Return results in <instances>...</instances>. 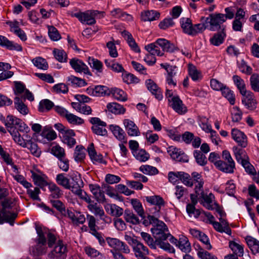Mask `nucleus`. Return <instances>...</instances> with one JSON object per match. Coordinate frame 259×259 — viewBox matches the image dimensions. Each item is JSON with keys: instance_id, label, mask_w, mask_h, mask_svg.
Here are the masks:
<instances>
[{"instance_id": "18", "label": "nucleus", "mask_w": 259, "mask_h": 259, "mask_svg": "<svg viewBox=\"0 0 259 259\" xmlns=\"http://www.w3.org/2000/svg\"><path fill=\"white\" fill-rule=\"evenodd\" d=\"M135 255L138 259H149L147 255L149 254V250L147 247L139 241L133 247Z\"/></svg>"}, {"instance_id": "45", "label": "nucleus", "mask_w": 259, "mask_h": 259, "mask_svg": "<svg viewBox=\"0 0 259 259\" xmlns=\"http://www.w3.org/2000/svg\"><path fill=\"white\" fill-rule=\"evenodd\" d=\"M31 177L34 184L40 188H42L48 185L46 180V177L45 175L41 176L39 174L33 172Z\"/></svg>"}, {"instance_id": "1", "label": "nucleus", "mask_w": 259, "mask_h": 259, "mask_svg": "<svg viewBox=\"0 0 259 259\" xmlns=\"http://www.w3.org/2000/svg\"><path fill=\"white\" fill-rule=\"evenodd\" d=\"M36 232L37 238L36 239V245L32 248V252L35 255H41L45 254L48 250L47 238L48 246L51 247L56 241L55 235L49 231H42L40 227H37Z\"/></svg>"}, {"instance_id": "21", "label": "nucleus", "mask_w": 259, "mask_h": 259, "mask_svg": "<svg viewBox=\"0 0 259 259\" xmlns=\"http://www.w3.org/2000/svg\"><path fill=\"white\" fill-rule=\"evenodd\" d=\"M72 68L77 72H83L84 74L91 75L88 66L81 60L75 58L70 61Z\"/></svg>"}, {"instance_id": "36", "label": "nucleus", "mask_w": 259, "mask_h": 259, "mask_svg": "<svg viewBox=\"0 0 259 259\" xmlns=\"http://www.w3.org/2000/svg\"><path fill=\"white\" fill-rule=\"evenodd\" d=\"M107 109L109 112L114 114H123L125 112V108L122 105L116 103H109L107 105Z\"/></svg>"}, {"instance_id": "11", "label": "nucleus", "mask_w": 259, "mask_h": 259, "mask_svg": "<svg viewBox=\"0 0 259 259\" xmlns=\"http://www.w3.org/2000/svg\"><path fill=\"white\" fill-rule=\"evenodd\" d=\"M106 241L108 245L113 248L112 250L122 251L124 253H129L130 249L123 242L115 238L107 237Z\"/></svg>"}, {"instance_id": "20", "label": "nucleus", "mask_w": 259, "mask_h": 259, "mask_svg": "<svg viewBox=\"0 0 259 259\" xmlns=\"http://www.w3.org/2000/svg\"><path fill=\"white\" fill-rule=\"evenodd\" d=\"M233 139L242 147L247 146V138L245 134L237 128H234L231 131Z\"/></svg>"}, {"instance_id": "15", "label": "nucleus", "mask_w": 259, "mask_h": 259, "mask_svg": "<svg viewBox=\"0 0 259 259\" xmlns=\"http://www.w3.org/2000/svg\"><path fill=\"white\" fill-rule=\"evenodd\" d=\"M170 106L178 114L182 115L187 112L186 106L178 96H175L171 99H168Z\"/></svg>"}, {"instance_id": "32", "label": "nucleus", "mask_w": 259, "mask_h": 259, "mask_svg": "<svg viewBox=\"0 0 259 259\" xmlns=\"http://www.w3.org/2000/svg\"><path fill=\"white\" fill-rule=\"evenodd\" d=\"M146 84L148 90L154 95L156 98L159 100L162 99V95L159 88L156 84L151 79L146 80Z\"/></svg>"}, {"instance_id": "54", "label": "nucleus", "mask_w": 259, "mask_h": 259, "mask_svg": "<svg viewBox=\"0 0 259 259\" xmlns=\"http://www.w3.org/2000/svg\"><path fill=\"white\" fill-rule=\"evenodd\" d=\"M140 234L143 239L151 248L156 249V239L154 240L151 235L147 233L142 232Z\"/></svg>"}, {"instance_id": "55", "label": "nucleus", "mask_w": 259, "mask_h": 259, "mask_svg": "<svg viewBox=\"0 0 259 259\" xmlns=\"http://www.w3.org/2000/svg\"><path fill=\"white\" fill-rule=\"evenodd\" d=\"M8 131L12 136L13 140L16 143L23 147H25L26 146L27 142H25L24 140L21 137V135L18 131L13 130L12 131L8 130Z\"/></svg>"}, {"instance_id": "37", "label": "nucleus", "mask_w": 259, "mask_h": 259, "mask_svg": "<svg viewBox=\"0 0 259 259\" xmlns=\"http://www.w3.org/2000/svg\"><path fill=\"white\" fill-rule=\"evenodd\" d=\"M181 27L184 33L190 35H193V26L191 20L189 18H183L181 19Z\"/></svg>"}, {"instance_id": "28", "label": "nucleus", "mask_w": 259, "mask_h": 259, "mask_svg": "<svg viewBox=\"0 0 259 259\" xmlns=\"http://www.w3.org/2000/svg\"><path fill=\"white\" fill-rule=\"evenodd\" d=\"M104 208L107 213L116 217L121 216L123 213V209L114 204L107 203L104 205Z\"/></svg>"}, {"instance_id": "13", "label": "nucleus", "mask_w": 259, "mask_h": 259, "mask_svg": "<svg viewBox=\"0 0 259 259\" xmlns=\"http://www.w3.org/2000/svg\"><path fill=\"white\" fill-rule=\"evenodd\" d=\"M90 122L93 125L92 129L93 132L98 135L105 136L107 132L105 128L106 123L98 117H92Z\"/></svg>"}, {"instance_id": "3", "label": "nucleus", "mask_w": 259, "mask_h": 259, "mask_svg": "<svg viewBox=\"0 0 259 259\" xmlns=\"http://www.w3.org/2000/svg\"><path fill=\"white\" fill-rule=\"evenodd\" d=\"M54 245V248L48 254V259H66L68 253L67 244L62 240H58Z\"/></svg>"}, {"instance_id": "16", "label": "nucleus", "mask_w": 259, "mask_h": 259, "mask_svg": "<svg viewBox=\"0 0 259 259\" xmlns=\"http://www.w3.org/2000/svg\"><path fill=\"white\" fill-rule=\"evenodd\" d=\"M88 208L90 211L94 213L95 215L99 216L100 219L105 223L110 224L111 223V218L105 214L104 210L97 203L88 205Z\"/></svg>"}, {"instance_id": "35", "label": "nucleus", "mask_w": 259, "mask_h": 259, "mask_svg": "<svg viewBox=\"0 0 259 259\" xmlns=\"http://www.w3.org/2000/svg\"><path fill=\"white\" fill-rule=\"evenodd\" d=\"M178 246L182 251L185 253H189L191 251V244L187 237L184 235L180 236Z\"/></svg>"}, {"instance_id": "27", "label": "nucleus", "mask_w": 259, "mask_h": 259, "mask_svg": "<svg viewBox=\"0 0 259 259\" xmlns=\"http://www.w3.org/2000/svg\"><path fill=\"white\" fill-rule=\"evenodd\" d=\"M40 135L48 141H53L57 137V133L53 129V127L49 125H46L43 127Z\"/></svg>"}, {"instance_id": "19", "label": "nucleus", "mask_w": 259, "mask_h": 259, "mask_svg": "<svg viewBox=\"0 0 259 259\" xmlns=\"http://www.w3.org/2000/svg\"><path fill=\"white\" fill-rule=\"evenodd\" d=\"M221 217L223 216V213L220 212ZM220 222L213 223V228L218 232L221 233H226L228 235H230L231 234V230L229 227V224L228 222L224 219L221 218H220Z\"/></svg>"}, {"instance_id": "63", "label": "nucleus", "mask_w": 259, "mask_h": 259, "mask_svg": "<svg viewBox=\"0 0 259 259\" xmlns=\"http://www.w3.org/2000/svg\"><path fill=\"white\" fill-rule=\"evenodd\" d=\"M34 65L37 68L42 70H47L48 68V64L45 59L41 57H37L32 60Z\"/></svg>"}, {"instance_id": "49", "label": "nucleus", "mask_w": 259, "mask_h": 259, "mask_svg": "<svg viewBox=\"0 0 259 259\" xmlns=\"http://www.w3.org/2000/svg\"><path fill=\"white\" fill-rule=\"evenodd\" d=\"M233 80L234 83L237 87L242 95H245L246 94V90L244 80L238 75H234Z\"/></svg>"}, {"instance_id": "59", "label": "nucleus", "mask_w": 259, "mask_h": 259, "mask_svg": "<svg viewBox=\"0 0 259 259\" xmlns=\"http://www.w3.org/2000/svg\"><path fill=\"white\" fill-rule=\"evenodd\" d=\"M131 204L139 215L142 218H144V211L141 203L137 199H133L131 200Z\"/></svg>"}, {"instance_id": "38", "label": "nucleus", "mask_w": 259, "mask_h": 259, "mask_svg": "<svg viewBox=\"0 0 259 259\" xmlns=\"http://www.w3.org/2000/svg\"><path fill=\"white\" fill-rule=\"evenodd\" d=\"M156 46L158 45L163 51L172 52L175 50V46L167 40L164 38H159L154 43Z\"/></svg>"}, {"instance_id": "17", "label": "nucleus", "mask_w": 259, "mask_h": 259, "mask_svg": "<svg viewBox=\"0 0 259 259\" xmlns=\"http://www.w3.org/2000/svg\"><path fill=\"white\" fill-rule=\"evenodd\" d=\"M123 124L129 136L137 137L140 135L138 127L133 121L129 119H124L123 120Z\"/></svg>"}, {"instance_id": "4", "label": "nucleus", "mask_w": 259, "mask_h": 259, "mask_svg": "<svg viewBox=\"0 0 259 259\" xmlns=\"http://www.w3.org/2000/svg\"><path fill=\"white\" fill-rule=\"evenodd\" d=\"M14 206V201L12 199H5L2 202V209L0 211V224L4 222H9L11 225H13V221L17 217V214L14 212H10L7 211Z\"/></svg>"}, {"instance_id": "42", "label": "nucleus", "mask_w": 259, "mask_h": 259, "mask_svg": "<svg viewBox=\"0 0 259 259\" xmlns=\"http://www.w3.org/2000/svg\"><path fill=\"white\" fill-rule=\"evenodd\" d=\"M246 241L253 253L255 254L259 252L258 240L251 236H247L246 238Z\"/></svg>"}, {"instance_id": "9", "label": "nucleus", "mask_w": 259, "mask_h": 259, "mask_svg": "<svg viewBox=\"0 0 259 259\" xmlns=\"http://www.w3.org/2000/svg\"><path fill=\"white\" fill-rule=\"evenodd\" d=\"M145 49L149 52V54L146 55L144 60L149 65H154L156 61L155 57V55L159 56H162L164 53L159 50L157 46H156L155 44H150L145 46Z\"/></svg>"}, {"instance_id": "8", "label": "nucleus", "mask_w": 259, "mask_h": 259, "mask_svg": "<svg viewBox=\"0 0 259 259\" xmlns=\"http://www.w3.org/2000/svg\"><path fill=\"white\" fill-rule=\"evenodd\" d=\"M201 21H204L205 23H209V29L211 31H215L220 29V25L225 22V16L224 14L221 13L212 14L207 18L202 17Z\"/></svg>"}, {"instance_id": "2", "label": "nucleus", "mask_w": 259, "mask_h": 259, "mask_svg": "<svg viewBox=\"0 0 259 259\" xmlns=\"http://www.w3.org/2000/svg\"><path fill=\"white\" fill-rule=\"evenodd\" d=\"M148 220L153 225L151 229V232L155 239L157 240H166L170 234L165 224L153 215H148Z\"/></svg>"}, {"instance_id": "33", "label": "nucleus", "mask_w": 259, "mask_h": 259, "mask_svg": "<svg viewBox=\"0 0 259 259\" xmlns=\"http://www.w3.org/2000/svg\"><path fill=\"white\" fill-rule=\"evenodd\" d=\"M89 188L95 198L97 201H104L105 198L104 192L101 190V188L99 186L97 185L91 184L89 185Z\"/></svg>"}, {"instance_id": "48", "label": "nucleus", "mask_w": 259, "mask_h": 259, "mask_svg": "<svg viewBox=\"0 0 259 259\" xmlns=\"http://www.w3.org/2000/svg\"><path fill=\"white\" fill-rule=\"evenodd\" d=\"M124 218L125 220L133 225L137 224L139 223V218L129 209H126L124 213Z\"/></svg>"}, {"instance_id": "40", "label": "nucleus", "mask_w": 259, "mask_h": 259, "mask_svg": "<svg viewBox=\"0 0 259 259\" xmlns=\"http://www.w3.org/2000/svg\"><path fill=\"white\" fill-rule=\"evenodd\" d=\"M197 122L201 129L206 133L212 129V126L209 123L208 118L204 116H198Z\"/></svg>"}, {"instance_id": "14", "label": "nucleus", "mask_w": 259, "mask_h": 259, "mask_svg": "<svg viewBox=\"0 0 259 259\" xmlns=\"http://www.w3.org/2000/svg\"><path fill=\"white\" fill-rule=\"evenodd\" d=\"M167 152L171 158L178 162H187L189 158L188 156L180 149L174 146L169 147L167 148Z\"/></svg>"}, {"instance_id": "22", "label": "nucleus", "mask_w": 259, "mask_h": 259, "mask_svg": "<svg viewBox=\"0 0 259 259\" xmlns=\"http://www.w3.org/2000/svg\"><path fill=\"white\" fill-rule=\"evenodd\" d=\"M66 215L71 220L74 225L79 226L83 224L85 222L86 218L85 216L80 212L76 211L74 212L67 210Z\"/></svg>"}, {"instance_id": "56", "label": "nucleus", "mask_w": 259, "mask_h": 259, "mask_svg": "<svg viewBox=\"0 0 259 259\" xmlns=\"http://www.w3.org/2000/svg\"><path fill=\"white\" fill-rule=\"evenodd\" d=\"M84 251L86 254L93 258L97 257L98 259H104V256L98 250L90 246L85 247Z\"/></svg>"}, {"instance_id": "46", "label": "nucleus", "mask_w": 259, "mask_h": 259, "mask_svg": "<svg viewBox=\"0 0 259 259\" xmlns=\"http://www.w3.org/2000/svg\"><path fill=\"white\" fill-rule=\"evenodd\" d=\"M229 247L237 256H242L244 254L243 246L234 241H230Z\"/></svg>"}, {"instance_id": "25", "label": "nucleus", "mask_w": 259, "mask_h": 259, "mask_svg": "<svg viewBox=\"0 0 259 259\" xmlns=\"http://www.w3.org/2000/svg\"><path fill=\"white\" fill-rule=\"evenodd\" d=\"M192 178L193 184L195 185V191L196 194L199 195L201 191H203V187L204 185V181L202 178L200 174L197 172H193L192 173Z\"/></svg>"}, {"instance_id": "53", "label": "nucleus", "mask_w": 259, "mask_h": 259, "mask_svg": "<svg viewBox=\"0 0 259 259\" xmlns=\"http://www.w3.org/2000/svg\"><path fill=\"white\" fill-rule=\"evenodd\" d=\"M233 150L236 159L238 162L242 164L243 161L247 159V157L248 156L246 155L245 151L242 149H239L237 147H234Z\"/></svg>"}, {"instance_id": "30", "label": "nucleus", "mask_w": 259, "mask_h": 259, "mask_svg": "<svg viewBox=\"0 0 259 259\" xmlns=\"http://www.w3.org/2000/svg\"><path fill=\"white\" fill-rule=\"evenodd\" d=\"M88 152L91 159L94 163H105L103 156L96 152L93 143L89 145L88 147Z\"/></svg>"}, {"instance_id": "62", "label": "nucleus", "mask_w": 259, "mask_h": 259, "mask_svg": "<svg viewBox=\"0 0 259 259\" xmlns=\"http://www.w3.org/2000/svg\"><path fill=\"white\" fill-rule=\"evenodd\" d=\"M85 156V149L80 145L76 147L74 157L76 161H80L83 160Z\"/></svg>"}, {"instance_id": "64", "label": "nucleus", "mask_w": 259, "mask_h": 259, "mask_svg": "<svg viewBox=\"0 0 259 259\" xmlns=\"http://www.w3.org/2000/svg\"><path fill=\"white\" fill-rule=\"evenodd\" d=\"M53 103L49 100H42L39 103L38 110L41 112L48 111L53 107Z\"/></svg>"}, {"instance_id": "23", "label": "nucleus", "mask_w": 259, "mask_h": 259, "mask_svg": "<svg viewBox=\"0 0 259 259\" xmlns=\"http://www.w3.org/2000/svg\"><path fill=\"white\" fill-rule=\"evenodd\" d=\"M75 136V134L73 130L68 129L61 136L62 142L71 148L76 144V140L74 138Z\"/></svg>"}, {"instance_id": "26", "label": "nucleus", "mask_w": 259, "mask_h": 259, "mask_svg": "<svg viewBox=\"0 0 259 259\" xmlns=\"http://www.w3.org/2000/svg\"><path fill=\"white\" fill-rule=\"evenodd\" d=\"M243 96L242 102L246 108L251 110L255 109L256 103L254 99L253 94L250 92H246V94Z\"/></svg>"}, {"instance_id": "60", "label": "nucleus", "mask_w": 259, "mask_h": 259, "mask_svg": "<svg viewBox=\"0 0 259 259\" xmlns=\"http://www.w3.org/2000/svg\"><path fill=\"white\" fill-rule=\"evenodd\" d=\"M49 189L51 192L50 196L53 198H59L63 194L60 188L55 184H50Z\"/></svg>"}, {"instance_id": "39", "label": "nucleus", "mask_w": 259, "mask_h": 259, "mask_svg": "<svg viewBox=\"0 0 259 259\" xmlns=\"http://www.w3.org/2000/svg\"><path fill=\"white\" fill-rule=\"evenodd\" d=\"M72 107L78 112L85 114L90 115L92 114V109L90 106L83 103L73 102L71 104Z\"/></svg>"}, {"instance_id": "10", "label": "nucleus", "mask_w": 259, "mask_h": 259, "mask_svg": "<svg viewBox=\"0 0 259 259\" xmlns=\"http://www.w3.org/2000/svg\"><path fill=\"white\" fill-rule=\"evenodd\" d=\"M145 200L150 205H154V208L152 212L156 217H159L161 207L165 205L163 199L159 195L145 196Z\"/></svg>"}, {"instance_id": "41", "label": "nucleus", "mask_w": 259, "mask_h": 259, "mask_svg": "<svg viewBox=\"0 0 259 259\" xmlns=\"http://www.w3.org/2000/svg\"><path fill=\"white\" fill-rule=\"evenodd\" d=\"M14 105L15 108L22 115H26L29 112L28 108L27 106L18 97L14 99Z\"/></svg>"}, {"instance_id": "7", "label": "nucleus", "mask_w": 259, "mask_h": 259, "mask_svg": "<svg viewBox=\"0 0 259 259\" xmlns=\"http://www.w3.org/2000/svg\"><path fill=\"white\" fill-rule=\"evenodd\" d=\"M99 13L98 11L89 10L84 12L73 13L71 15L72 17L77 18L83 24L92 25L96 23L95 17Z\"/></svg>"}, {"instance_id": "47", "label": "nucleus", "mask_w": 259, "mask_h": 259, "mask_svg": "<svg viewBox=\"0 0 259 259\" xmlns=\"http://www.w3.org/2000/svg\"><path fill=\"white\" fill-rule=\"evenodd\" d=\"M106 66L116 72H124V69L122 66L119 63L114 62L113 60L106 59L105 60Z\"/></svg>"}, {"instance_id": "58", "label": "nucleus", "mask_w": 259, "mask_h": 259, "mask_svg": "<svg viewBox=\"0 0 259 259\" xmlns=\"http://www.w3.org/2000/svg\"><path fill=\"white\" fill-rule=\"evenodd\" d=\"M51 153L58 159L65 156V150L59 145L53 146L51 149Z\"/></svg>"}, {"instance_id": "57", "label": "nucleus", "mask_w": 259, "mask_h": 259, "mask_svg": "<svg viewBox=\"0 0 259 259\" xmlns=\"http://www.w3.org/2000/svg\"><path fill=\"white\" fill-rule=\"evenodd\" d=\"M67 81L69 82L74 87H81L87 85V82L84 79L75 77L73 75L69 76L67 77Z\"/></svg>"}, {"instance_id": "24", "label": "nucleus", "mask_w": 259, "mask_h": 259, "mask_svg": "<svg viewBox=\"0 0 259 259\" xmlns=\"http://www.w3.org/2000/svg\"><path fill=\"white\" fill-rule=\"evenodd\" d=\"M0 46L10 50H16L17 51H21L22 50V48L20 45L14 43L13 41L9 40L6 37L1 35H0Z\"/></svg>"}, {"instance_id": "43", "label": "nucleus", "mask_w": 259, "mask_h": 259, "mask_svg": "<svg viewBox=\"0 0 259 259\" xmlns=\"http://www.w3.org/2000/svg\"><path fill=\"white\" fill-rule=\"evenodd\" d=\"M222 96L225 97L231 105L235 103V96L234 93L228 87L225 85L221 91Z\"/></svg>"}, {"instance_id": "51", "label": "nucleus", "mask_w": 259, "mask_h": 259, "mask_svg": "<svg viewBox=\"0 0 259 259\" xmlns=\"http://www.w3.org/2000/svg\"><path fill=\"white\" fill-rule=\"evenodd\" d=\"M110 93H112L113 97L120 101H125L127 100L126 94L123 91L118 88L112 89L110 91Z\"/></svg>"}, {"instance_id": "31", "label": "nucleus", "mask_w": 259, "mask_h": 259, "mask_svg": "<svg viewBox=\"0 0 259 259\" xmlns=\"http://www.w3.org/2000/svg\"><path fill=\"white\" fill-rule=\"evenodd\" d=\"M141 17L143 21H152L159 19L160 13L155 10H146L141 13Z\"/></svg>"}, {"instance_id": "61", "label": "nucleus", "mask_w": 259, "mask_h": 259, "mask_svg": "<svg viewBox=\"0 0 259 259\" xmlns=\"http://www.w3.org/2000/svg\"><path fill=\"white\" fill-rule=\"evenodd\" d=\"M242 112L237 106L233 107L231 111L232 121L234 122H239L242 119Z\"/></svg>"}, {"instance_id": "6", "label": "nucleus", "mask_w": 259, "mask_h": 259, "mask_svg": "<svg viewBox=\"0 0 259 259\" xmlns=\"http://www.w3.org/2000/svg\"><path fill=\"white\" fill-rule=\"evenodd\" d=\"M68 178L70 188H68V190L76 195L80 194L83 183L80 174L77 171H72L68 175Z\"/></svg>"}, {"instance_id": "50", "label": "nucleus", "mask_w": 259, "mask_h": 259, "mask_svg": "<svg viewBox=\"0 0 259 259\" xmlns=\"http://www.w3.org/2000/svg\"><path fill=\"white\" fill-rule=\"evenodd\" d=\"M88 62L91 67L97 72L101 73L103 70L102 63L98 59L89 57Z\"/></svg>"}, {"instance_id": "29", "label": "nucleus", "mask_w": 259, "mask_h": 259, "mask_svg": "<svg viewBox=\"0 0 259 259\" xmlns=\"http://www.w3.org/2000/svg\"><path fill=\"white\" fill-rule=\"evenodd\" d=\"M109 128L117 139L121 142L126 143L125 133L123 130L119 126L111 124L110 125Z\"/></svg>"}, {"instance_id": "52", "label": "nucleus", "mask_w": 259, "mask_h": 259, "mask_svg": "<svg viewBox=\"0 0 259 259\" xmlns=\"http://www.w3.org/2000/svg\"><path fill=\"white\" fill-rule=\"evenodd\" d=\"M56 181L59 185L67 190H68V188H70L69 187V178L68 177H66L64 174L61 173L58 174L56 177Z\"/></svg>"}, {"instance_id": "34", "label": "nucleus", "mask_w": 259, "mask_h": 259, "mask_svg": "<svg viewBox=\"0 0 259 259\" xmlns=\"http://www.w3.org/2000/svg\"><path fill=\"white\" fill-rule=\"evenodd\" d=\"M216 167L223 172L232 174L234 172L235 165L228 162L220 160L216 164Z\"/></svg>"}, {"instance_id": "12", "label": "nucleus", "mask_w": 259, "mask_h": 259, "mask_svg": "<svg viewBox=\"0 0 259 259\" xmlns=\"http://www.w3.org/2000/svg\"><path fill=\"white\" fill-rule=\"evenodd\" d=\"M199 199L207 209L212 210L216 207H218V204L214 202V196L212 193L207 195L203 191L199 193Z\"/></svg>"}, {"instance_id": "44", "label": "nucleus", "mask_w": 259, "mask_h": 259, "mask_svg": "<svg viewBox=\"0 0 259 259\" xmlns=\"http://www.w3.org/2000/svg\"><path fill=\"white\" fill-rule=\"evenodd\" d=\"M111 15L114 18L121 19L123 20H130L132 19V17L130 15L123 12L119 8L114 9L111 11Z\"/></svg>"}, {"instance_id": "5", "label": "nucleus", "mask_w": 259, "mask_h": 259, "mask_svg": "<svg viewBox=\"0 0 259 259\" xmlns=\"http://www.w3.org/2000/svg\"><path fill=\"white\" fill-rule=\"evenodd\" d=\"M5 125L8 130H15L14 127L18 128L21 133H28L30 132V128L21 119L12 115H8L6 118Z\"/></svg>"}]
</instances>
